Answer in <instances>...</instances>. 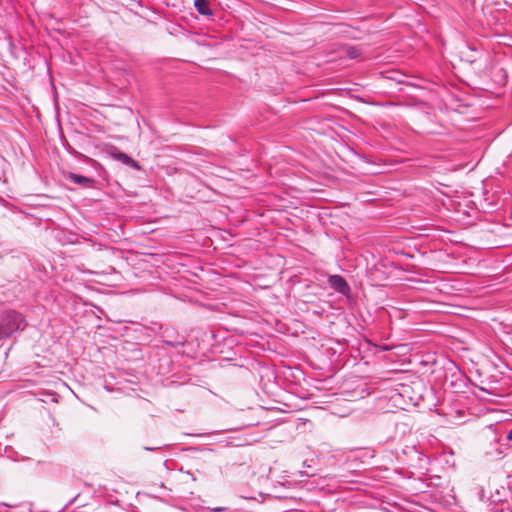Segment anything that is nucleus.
<instances>
[{
    "instance_id": "f257e3e1",
    "label": "nucleus",
    "mask_w": 512,
    "mask_h": 512,
    "mask_svg": "<svg viewBox=\"0 0 512 512\" xmlns=\"http://www.w3.org/2000/svg\"><path fill=\"white\" fill-rule=\"evenodd\" d=\"M26 326V318L21 312L14 309L4 310L0 314V340L12 337Z\"/></svg>"
},
{
    "instance_id": "f03ea898",
    "label": "nucleus",
    "mask_w": 512,
    "mask_h": 512,
    "mask_svg": "<svg viewBox=\"0 0 512 512\" xmlns=\"http://www.w3.org/2000/svg\"><path fill=\"white\" fill-rule=\"evenodd\" d=\"M328 284L337 293L344 296H348L350 294L351 289L347 281L341 275H330L328 277Z\"/></svg>"
},
{
    "instance_id": "7ed1b4c3",
    "label": "nucleus",
    "mask_w": 512,
    "mask_h": 512,
    "mask_svg": "<svg viewBox=\"0 0 512 512\" xmlns=\"http://www.w3.org/2000/svg\"><path fill=\"white\" fill-rule=\"evenodd\" d=\"M67 179L71 180L74 184L81 186L83 188L93 187L95 184V180L90 177H86L83 175H79L73 172L67 174Z\"/></svg>"
},
{
    "instance_id": "20e7f679",
    "label": "nucleus",
    "mask_w": 512,
    "mask_h": 512,
    "mask_svg": "<svg viewBox=\"0 0 512 512\" xmlns=\"http://www.w3.org/2000/svg\"><path fill=\"white\" fill-rule=\"evenodd\" d=\"M196 11L203 16H212L213 10L210 6V0H194Z\"/></svg>"
},
{
    "instance_id": "39448f33",
    "label": "nucleus",
    "mask_w": 512,
    "mask_h": 512,
    "mask_svg": "<svg viewBox=\"0 0 512 512\" xmlns=\"http://www.w3.org/2000/svg\"><path fill=\"white\" fill-rule=\"evenodd\" d=\"M114 159L120 161L121 163L132 167L134 169H140V166L137 161L131 158L128 154L124 152H117L113 154Z\"/></svg>"
},
{
    "instance_id": "423d86ee",
    "label": "nucleus",
    "mask_w": 512,
    "mask_h": 512,
    "mask_svg": "<svg viewBox=\"0 0 512 512\" xmlns=\"http://www.w3.org/2000/svg\"><path fill=\"white\" fill-rule=\"evenodd\" d=\"M347 54H348V56H349L351 59H356V58H358V57H359L360 52H359V50H358L357 48H355V47H349V48L347 49Z\"/></svg>"
},
{
    "instance_id": "0eeeda50",
    "label": "nucleus",
    "mask_w": 512,
    "mask_h": 512,
    "mask_svg": "<svg viewBox=\"0 0 512 512\" xmlns=\"http://www.w3.org/2000/svg\"><path fill=\"white\" fill-rule=\"evenodd\" d=\"M500 72L502 74H501L500 78L497 80V82L499 84H504L506 82V73H505V71L502 68L500 69Z\"/></svg>"
},
{
    "instance_id": "6e6552de",
    "label": "nucleus",
    "mask_w": 512,
    "mask_h": 512,
    "mask_svg": "<svg viewBox=\"0 0 512 512\" xmlns=\"http://www.w3.org/2000/svg\"><path fill=\"white\" fill-rule=\"evenodd\" d=\"M224 510H225V508H223V507H216V508L212 509L213 512H221V511H224Z\"/></svg>"
},
{
    "instance_id": "1a4fd4ad",
    "label": "nucleus",
    "mask_w": 512,
    "mask_h": 512,
    "mask_svg": "<svg viewBox=\"0 0 512 512\" xmlns=\"http://www.w3.org/2000/svg\"><path fill=\"white\" fill-rule=\"evenodd\" d=\"M507 439L509 441H512V428L509 430V432L507 433Z\"/></svg>"
},
{
    "instance_id": "9d476101",
    "label": "nucleus",
    "mask_w": 512,
    "mask_h": 512,
    "mask_svg": "<svg viewBox=\"0 0 512 512\" xmlns=\"http://www.w3.org/2000/svg\"><path fill=\"white\" fill-rule=\"evenodd\" d=\"M145 450H148V451H154L156 450L157 448H152V447H144Z\"/></svg>"
},
{
    "instance_id": "9b49d317",
    "label": "nucleus",
    "mask_w": 512,
    "mask_h": 512,
    "mask_svg": "<svg viewBox=\"0 0 512 512\" xmlns=\"http://www.w3.org/2000/svg\"><path fill=\"white\" fill-rule=\"evenodd\" d=\"M6 506H7V504H5V503L0 504V510H4Z\"/></svg>"
},
{
    "instance_id": "f8f14e48",
    "label": "nucleus",
    "mask_w": 512,
    "mask_h": 512,
    "mask_svg": "<svg viewBox=\"0 0 512 512\" xmlns=\"http://www.w3.org/2000/svg\"><path fill=\"white\" fill-rule=\"evenodd\" d=\"M29 512H48V511H46V510L34 511L33 509H30Z\"/></svg>"
},
{
    "instance_id": "ddd939ff",
    "label": "nucleus",
    "mask_w": 512,
    "mask_h": 512,
    "mask_svg": "<svg viewBox=\"0 0 512 512\" xmlns=\"http://www.w3.org/2000/svg\"><path fill=\"white\" fill-rule=\"evenodd\" d=\"M54 32L60 33L62 31L58 28V29H55Z\"/></svg>"
},
{
    "instance_id": "4468645a",
    "label": "nucleus",
    "mask_w": 512,
    "mask_h": 512,
    "mask_svg": "<svg viewBox=\"0 0 512 512\" xmlns=\"http://www.w3.org/2000/svg\"><path fill=\"white\" fill-rule=\"evenodd\" d=\"M3 510H0V512H2Z\"/></svg>"
}]
</instances>
